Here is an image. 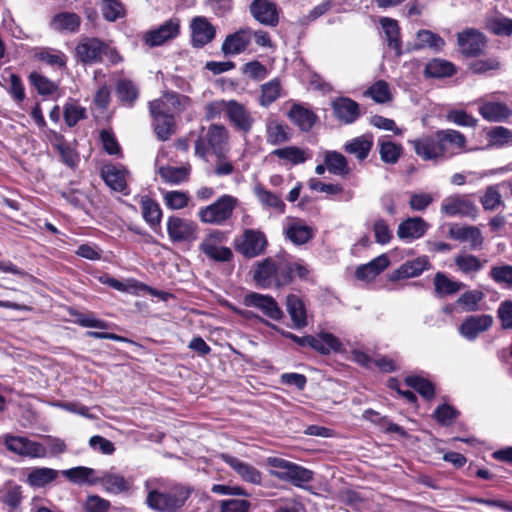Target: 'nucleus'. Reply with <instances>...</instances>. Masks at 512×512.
<instances>
[{"label":"nucleus","mask_w":512,"mask_h":512,"mask_svg":"<svg viewBox=\"0 0 512 512\" xmlns=\"http://www.w3.org/2000/svg\"><path fill=\"white\" fill-rule=\"evenodd\" d=\"M151 116L157 138L161 141L169 139L175 132V119L171 116H163L162 114H151Z\"/></svg>","instance_id":"a18cd8bd"},{"label":"nucleus","mask_w":512,"mask_h":512,"mask_svg":"<svg viewBox=\"0 0 512 512\" xmlns=\"http://www.w3.org/2000/svg\"><path fill=\"white\" fill-rule=\"evenodd\" d=\"M4 444L9 451L23 457L44 458L47 456V448L43 444L26 437L7 434L4 436Z\"/></svg>","instance_id":"6e6552de"},{"label":"nucleus","mask_w":512,"mask_h":512,"mask_svg":"<svg viewBox=\"0 0 512 512\" xmlns=\"http://www.w3.org/2000/svg\"><path fill=\"white\" fill-rule=\"evenodd\" d=\"M252 40V30L248 27L239 29L226 36L221 51L225 56H234L243 53Z\"/></svg>","instance_id":"6ab92c4d"},{"label":"nucleus","mask_w":512,"mask_h":512,"mask_svg":"<svg viewBox=\"0 0 512 512\" xmlns=\"http://www.w3.org/2000/svg\"><path fill=\"white\" fill-rule=\"evenodd\" d=\"M289 273L288 258L276 255L257 263L253 271V279L261 288H279L290 284Z\"/></svg>","instance_id":"f257e3e1"},{"label":"nucleus","mask_w":512,"mask_h":512,"mask_svg":"<svg viewBox=\"0 0 512 512\" xmlns=\"http://www.w3.org/2000/svg\"><path fill=\"white\" fill-rule=\"evenodd\" d=\"M379 154L383 162L388 164H395L401 154L402 146L386 139H379Z\"/></svg>","instance_id":"09e8293b"},{"label":"nucleus","mask_w":512,"mask_h":512,"mask_svg":"<svg viewBox=\"0 0 512 512\" xmlns=\"http://www.w3.org/2000/svg\"><path fill=\"white\" fill-rule=\"evenodd\" d=\"M439 160H446L461 153L467 152V138L458 130H437Z\"/></svg>","instance_id":"39448f33"},{"label":"nucleus","mask_w":512,"mask_h":512,"mask_svg":"<svg viewBox=\"0 0 512 512\" xmlns=\"http://www.w3.org/2000/svg\"><path fill=\"white\" fill-rule=\"evenodd\" d=\"M428 224L420 217L408 218L398 226L397 235L403 240H413L422 237Z\"/></svg>","instance_id":"c85d7f7f"},{"label":"nucleus","mask_w":512,"mask_h":512,"mask_svg":"<svg viewBox=\"0 0 512 512\" xmlns=\"http://www.w3.org/2000/svg\"><path fill=\"white\" fill-rule=\"evenodd\" d=\"M291 138L290 128L278 120H269L266 123V141L271 145H280Z\"/></svg>","instance_id":"58836bf2"},{"label":"nucleus","mask_w":512,"mask_h":512,"mask_svg":"<svg viewBox=\"0 0 512 512\" xmlns=\"http://www.w3.org/2000/svg\"><path fill=\"white\" fill-rule=\"evenodd\" d=\"M441 212L449 217H468L475 219L478 215V207L466 196L451 195L443 199Z\"/></svg>","instance_id":"9d476101"},{"label":"nucleus","mask_w":512,"mask_h":512,"mask_svg":"<svg viewBox=\"0 0 512 512\" xmlns=\"http://www.w3.org/2000/svg\"><path fill=\"white\" fill-rule=\"evenodd\" d=\"M324 163L327 169L335 175L345 176L350 172L346 158L339 152L327 151Z\"/></svg>","instance_id":"49530a36"},{"label":"nucleus","mask_w":512,"mask_h":512,"mask_svg":"<svg viewBox=\"0 0 512 512\" xmlns=\"http://www.w3.org/2000/svg\"><path fill=\"white\" fill-rule=\"evenodd\" d=\"M455 73L454 65L443 59H433L424 69V74L431 78L449 77Z\"/></svg>","instance_id":"de8ad7c7"},{"label":"nucleus","mask_w":512,"mask_h":512,"mask_svg":"<svg viewBox=\"0 0 512 512\" xmlns=\"http://www.w3.org/2000/svg\"><path fill=\"white\" fill-rule=\"evenodd\" d=\"M267 463L274 468V470L270 472L271 475L282 481H287L290 470L294 464L293 462L279 457H269Z\"/></svg>","instance_id":"680f3d73"},{"label":"nucleus","mask_w":512,"mask_h":512,"mask_svg":"<svg viewBox=\"0 0 512 512\" xmlns=\"http://www.w3.org/2000/svg\"><path fill=\"white\" fill-rule=\"evenodd\" d=\"M189 495L190 491L184 487H174L165 492L149 489L146 503L155 511L177 512L185 504Z\"/></svg>","instance_id":"f03ea898"},{"label":"nucleus","mask_w":512,"mask_h":512,"mask_svg":"<svg viewBox=\"0 0 512 512\" xmlns=\"http://www.w3.org/2000/svg\"><path fill=\"white\" fill-rule=\"evenodd\" d=\"M390 264L387 255L382 254L369 263L359 266L356 269V277L359 280L370 281L384 271Z\"/></svg>","instance_id":"72a5a7b5"},{"label":"nucleus","mask_w":512,"mask_h":512,"mask_svg":"<svg viewBox=\"0 0 512 512\" xmlns=\"http://www.w3.org/2000/svg\"><path fill=\"white\" fill-rule=\"evenodd\" d=\"M405 383L425 399H432L435 395V387L432 382L420 376H408L405 378Z\"/></svg>","instance_id":"4d7b16f0"},{"label":"nucleus","mask_w":512,"mask_h":512,"mask_svg":"<svg viewBox=\"0 0 512 512\" xmlns=\"http://www.w3.org/2000/svg\"><path fill=\"white\" fill-rule=\"evenodd\" d=\"M489 275L496 283L512 289V265L493 266Z\"/></svg>","instance_id":"338daca9"},{"label":"nucleus","mask_w":512,"mask_h":512,"mask_svg":"<svg viewBox=\"0 0 512 512\" xmlns=\"http://www.w3.org/2000/svg\"><path fill=\"white\" fill-rule=\"evenodd\" d=\"M190 173V164H185L179 167L165 165L158 168V174L162 181L170 185H179L187 182L190 177Z\"/></svg>","instance_id":"2f4dec72"},{"label":"nucleus","mask_w":512,"mask_h":512,"mask_svg":"<svg viewBox=\"0 0 512 512\" xmlns=\"http://www.w3.org/2000/svg\"><path fill=\"white\" fill-rule=\"evenodd\" d=\"M313 479V472L298 464H293L287 481L296 487H303L304 484L309 483Z\"/></svg>","instance_id":"69168bd1"},{"label":"nucleus","mask_w":512,"mask_h":512,"mask_svg":"<svg viewBox=\"0 0 512 512\" xmlns=\"http://www.w3.org/2000/svg\"><path fill=\"white\" fill-rule=\"evenodd\" d=\"M191 44L195 48H202L216 37V28L204 16H196L190 22Z\"/></svg>","instance_id":"dca6fc26"},{"label":"nucleus","mask_w":512,"mask_h":512,"mask_svg":"<svg viewBox=\"0 0 512 512\" xmlns=\"http://www.w3.org/2000/svg\"><path fill=\"white\" fill-rule=\"evenodd\" d=\"M485 28L497 36H511L512 19L502 14L490 16L485 20Z\"/></svg>","instance_id":"c03bdc74"},{"label":"nucleus","mask_w":512,"mask_h":512,"mask_svg":"<svg viewBox=\"0 0 512 512\" xmlns=\"http://www.w3.org/2000/svg\"><path fill=\"white\" fill-rule=\"evenodd\" d=\"M239 200L229 194H224L215 202L199 209L197 215L202 223L222 225L231 218Z\"/></svg>","instance_id":"20e7f679"},{"label":"nucleus","mask_w":512,"mask_h":512,"mask_svg":"<svg viewBox=\"0 0 512 512\" xmlns=\"http://www.w3.org/2000/svg\"><path fill=\"white\" fill-rule=\"evenodd\" d=\"M332 109L336 118L344 124H351L360 116L359 104L348 97L335 99L332 102Z\"/></svg>","instance_id":"5701e85b"},{"label":"nucleus","mask_w":512,"mask_h":512,"mask_svg":"<svg viewBox=\"0 0 512 512\" xmlns=\"http://www.w3.org/2000/svg\"><path fill=\"white\" fill-rule=\"evenodd\" d=\"M234 243L235 249L246 258L263 254L268 245L265 234L257 229H245Z\"/></svg>","instance_id":"0eeeda50"},{"label":"nucleus","mask_w":512,"mask_h":512,"mask_svg":"<svg viewBox=\"0 0 512 512\" xmlns=\"http://www.w3.org/2000/svg\"><path fill=\"white\" fill-rule=\"evenodd\" d=\"M267 463L274 468V470L270 472L271 475L282 481H287L290 470L294 464L293 462L279 457H269Z\"/></svg>","instance_id":"e2e57ef3"},{"label":"nucleus","mask_w":512,"mask_h":512,"mask_svg":"<svg viewBox=\"0 0 512 512\" xmlns=\"http://www.w3.org/2000/svg\"><path fill=\"white\" fill-rule=\"evenodd\" d=\"M142 215L146 222L151 225H158L161 221L162 210L158 203L151 199H143L141 201Z\"/></svg>","instance_id":"13d9d810"},{"label":"nucleus","mask_w":512,"mask_h":512,"mask_svg":"<svg viewBox=\"0 0 512 512\" xmlns=\"http://www.w3.org/2000/svg\"><path fill=\"white\" fill-rule=\"evenodd\" d=\"M190 98L175 92L164 93L160 98L150 102V114H162L175 117L183 112L189 105Z\"/></svg>","instance_id":"423d86ee"},{"label":"nucleus","mask_w":512,"mask_h":512,"mask_svg":"<svg viewBox=\"0 0 512 512\" xmlns=\"http://www.w3.org/2000/svg\"><path fill=\"white\" fill-rule=\"evenodd\" d=\"M58 474L59 472L52 468H34L28 473L26 482L33 488H42L53 482L58 477Z\"/></svg>","instance_id":"a19ab883"},{"label":"nucleus","mask_w":512,"mask_h":512,"mask_svg":"<svg viewBox=\"0 0 512 512\" xmlns=\"http://www.w3.org/2000/svg\"><path fill=\"white\" fill-rule=\"evenodd\" d=\"M493 324V317L488 314L466 317L459 326V333L465 339L475 340L480 333L487 331Z\"/></svg>","instance_id":"aec40b11"},{"label":"nucleus","mask_w":512,"mask_h":512,"mask_svg":"<svg viewBox=\"0 0 512 512\" xmlns=\"http://www.w3.org/2000/svg\"><path fill=\"white\" fill-rule=\"evenodd\" d=\"M179 33L180 20L178 18H171L158 28L146 32L143 36V40L147 46L157 47L176 38Z\"/></svg>","instance_id":"4468645a"},{"label":"nucleus","mask_w":512,"mask_h":512,"mask_svg":"<svg viewBox=\"0 0 512 512\" xmlns=\"http://www.w3.org/2000/svg\"><path fill=\"white\" fill-rule=\"evenodd\" d=\"M286 237L295 245H303L313 237V229L301 220H290L285 226Z\"/></svg>","instance_id":"7c9ffc66"},{"label":"nucleus","mask_w":512,"mask_h":512,"mask_svg":"<svg viewBox=\"0 0 512 512\" xmlns=\"http://www.w3.org/2000/svg\"><path fill=\"white\" fill-rule=\"evenodd\" d=\"M228 141L229 132L227 128L221 124H211L206 132L195 141L194 153L197 157L206 161L209 151L214 154L224 152Z\"/></svg>","instance_id":"7ed1b4c3"},{"label":"nucleus","mask_w":512,"mask_h":512,"mask_svg":"<svg viewBox=\"0 0 512 512\" xmlns=\"http://www.w3.org/2000/svg\"><path fill=\"white\" fill-rule=\"evenodd\" d=\"M281 84L278 79H273L261 86L259 104L268 107L280 97Z\"/></svg>","instance_id":"3c124183"},{"label":"nucleus","mask_w":512,"mask_h":512,"mask_svg":"<svg viewBox=\"0 0 512 512\" xmlns=\"http://www.w3.org/2000/svg\"><path fill=\"white\" fill-rule=\"evenodd\" d=\"M415 154L424 161L439 162L437 131L433 134L422 135L416 139L409 140Z\"/></svg>","instance_id":"412c9836"},{"label":"nucleus","mask_w":512,"mask_h":512,"mask_svg":"<svg viewBox=\"0 0 512 512\" xmlns=\"http://www.w3.org/2000/svg\"><path fill=\"white\" fill-rule=\"evenodd\" d=\"M98 483L109 494H120L130 489V482L124 476L112 471H105L98 475Z\"/></svg>","instance_id":"c756f323"},{"label":"nucleus","mask_w":512,"mask_h":512,"mask_svg":"<svg viewBox=\"0 0 512 512\" xmlns=\"http://www.w3.org/2000/svg\"><path fill=\"white\" fill-rule=\"evenodd\" d=\"M243 303L247 307L258 309L263 315L275 321L281 320L284 316L276 300L269 295L250 292L244 296Z\"/></svg>","instance_id":"f8f14e48"},{"label":"nucleus","mask_w":512,"mask_h":512,"mask_svg":"<svg viewBox=\"0 0 512 512\" xmlns=\"http://www.w3.org/2000/svg\"><path fill=\"white\" fill-rule=\"evenodd\" d=\"M249 11L251 16L262 25L276 27L279 23V8L271 0H253Z\"/></svg>","instance_id":"f3484780"},{"label":"nucleus","mask_w":512,"mask_h":512,"mask_svg":"<svg viewBox=\"0 0 512 512\" xmlns=\"http://www.w3.org/2000/svg\"><path fill=\"white\" fill-rule=\"evenodd\" d=\"M434 291L437 297H445L459 292L464 284L448 277L443 272H437L433 279Z\"/></svg>","instance_id":"e433bc0d"},{"label":"nucleus","mask_w":512,"mask_h":512,"mask_svg":"<svg viewBox=\"0 0 512 512\" xmlns=\"http://www.w3.org/2000/svg\"><path fill=\"white\" fill-rule=\"evenodd\" d=\"M486 261H481L477 256L469 253H458L454 257V263L457 266L458 270L465 274L474 276L477 274L484 266Z\"/></svg>","instance_id":"ea45409f"},{"label":"nucleus","mask_w":512,"mask_h":512,"mask_svg":"<svg viewBox=\"0 0 512 512\" xmlns=\"http://www.w3.org/2000/svg\"><path fill=\"white\" fill-rule=\"evenodd\" d=\"M254 194L263 206L268 208H274L280 212L284 211L285 204L280 199V197L274 194L273 192L267 190L262 185L255 186Z\"/></svg>","instance_id":"8fccbe9b"},{"label":"nucleus","mask_w":512,"mask_h":512,"mask_svg":"<svg viewBox=\"0 0 512 512\" xmlns=\"http://www.w3.org/2000/svg\"><path fill=\"white\" fill-rule=\"evenodd\" d=\"M271 156H275L279 159L281 165H299L306 162L311 158V154L308 149H303L297 146H286L278 148L270 153Z\"/></svg>","instance_id":"bb28decb"},{"label":"nucleus","mask_w":512,"mask_h":512,"mask_svg":"<svg viewBox=\"0 0 512 512\" xmlns=\"http://www.w3.org/2000/svg\"><path fill=\"white\" fill-rule=\"evenodd\" d=\"M56 149L61 155L62 161L69 167L74 168L77 166L79 162V156L76 153L75 149L66 141L63 140L62 137L56 140L54 144Z\"/></svg>","instance_id":"052dcab7"},{"label":"nucleus","mask_w":512,"mask_h":512,"mask_svg":"<svg viewBox=\"0 0 512 512\" xmlns=\"http://www.w3.org/2000/svg\"><path fill=\"white\" fill-rule=\"evenodd\" d=\"M457 44L464 56L476 57L484 51L487 37L475 28H467L457 34Z\"/></svg>","instance_id":"1a4fd4ad"},{"label":"nucleus","mask_w":512,"mask_h":512,"mask_svg":"<svg viewBox=\"0 0 512 512\" xmlns=\"http://www.w3.org/2000/svg\"><path fill=\"white\" fill-rule=\"evenodd\" d=\"M102 45L103 40L97 37L82 36L74 50L76 61L83 65L101 63Z\"/></svg>","instance_id":"9b49d317"},{"label":"nucleus","mask_w":512,"mask_h":512,"mask_svg":"<svg viewBox=\"0 0 512 512\" xmlns=\"http://www.w3.org/2000/svg\"><path fill=\"white\" fill-rule=\"evenodd\" d=\"M479 114L489 122H505L512 110L502 102L479 100Z\"/></svg>","instance_id":"a878e982"},{"label":"nucleus","mask_w":512,"mask_h":512,"mask_svg":"<svg viewBox=\"0 0 512 512\" xmlns=\"http://www.w3.org/2000/svg\"><path fill=\"white\" fill-rule=\"evenodd\" d=\"M101 11L103 17L109 22H114L125 14L122 4L117 0H102Z\"/></svg>","instance_id":"774afa93"},{"label":"nucleus","mask_w":512,"mask_h":512,"mask_svg":"<svg viewBox=\"0 0 512 512\" xmlns=\"http://www.w3.org/2000/svg\"><path fill=\"white\" fill-rule=\"evenodd\" d=\"M418 48L429 47L436 51L442 50L445 45L444 39L430 30H419L417 32Z\"/></svg>","instance_id":"6e6d98bb"},{"label":"nucleus","mask_w":512,"mask_h":512,"mask_svg":"<svg viewBox=\"0 0 512 512\" xmlns=\"http://www.w3.org/2000/svg\"><path fill=\"white\" fill-rule=\"evenodd\" d=\"M81 18L73 12H61L51 20L52 29L58 32L76 33L79 30Z\"/></svg>","instance_id":"c9c22d12"},{"label":"nucleus","mask_w":512,"mask_h":512,"mask_svg":"<svg viewBox=\"0 0 512 512\" xmlns=\"http://www.w3.org/2000/svg\"><path fill=\"white\" fill-rule=\"evenodd\" d=\"M189 194L186 191H164L163 202L171 210H180L188 206Z\"/></svg>","instance_id":"864d4df0"},{"label":"nucleus","mask_w":512,"mask_h":512,"mask_svg":"<svg viewBox=\"0 0 512 512\" xmlns=\"http://www.w3.org/2000/svg\"><path fill=\"white\" fill-rule=\"evenodd\" d=\"M373 147V137L364 134L347 141L344 145V151L354 155L359 161L365 160Z\"/></svg>","instance_id":"473e14b6"},{"label":"nucleus","mask_w":512,"mask_h":512,"mask_svg":"<svg viewBox=\"0 0 512 512\" xmlns=\"http://www.w3.org/2000/svg\"><path fill=\"white\" fill-rule=\"evenodd\" d=\"M167 232L172 242H192L197 238V224L179 216H170Z\"/></svg>","instance_id":"ddd939ff"},{"label":"nucleus","mask_w":512,"mask_h":512,"mask_svg":"<svg viewBox=\"0 0 512 512\" xmlns=\"http://www.w3.org/2000/svg\"><path fill=\"white\" fill-rule=\"evenodd\" d=\"M286 310L296 329H302L308 325L306 306L298 295H287Z\"/></svg>","instance_id":"cd10ccee"},{"label":"nucleus","mask_w":512,"mask_h":512,"mask_svg":"<svg viewBox=\"0 0 512 512\" xmlns=\"http://www.w3.org/2000/svg\"><path fill=\"white\" fill-rule=\"evenodd\" d=\"M227 118L236 129L248 133L252 129L254 119L246 107L236 100H229Z\"/></svg>","instance_id":"b1692460"},{"label":"nucleus","mask_w":512,"mask_h":512,"mask_svg":"<svg viewBox=\"0 0 512 512\" xmlns=\"http://www.w3.org/2000/svg\"><path fill=\"white\" fill-rule=\"evenodd\" d=\"M432 264L427 256H420L415 259L404 262L397 270L393 272L392 278L395 280L417 277L426 270H430Z\"/></svg>","instance_id":"393cba45"},{"label":"nucleus","mask_w":512,"mask_h":512,"mask_svg":"<svg viewBox=\"0 0 512 512\" xmlns=\"http://www.w3.org/2000/svg\"><path fill=\"white\" fill-rule=\"evenodd\" d=\"M314 339L313 349L322 354H329L332 351H339L341 349L340 341L333 334L320 333Z\"/></svg>","instance_id":"603ef678"},{"label":"nucleus","mask_w":512,"mask_h":512,"mask_svg":"<svg viewBox=\"0 0 512 512\" xmlns=\"http://www.w3.org/2000/svg\"><path fill=\"white\" fill-rule=\"evenodd\" d=\"M220 458L228 464L242 480L252 484L261 483V473L254 466L226 453H222Z\"/></svg>","instance_id":"4be33fe9"},{"label":"nucleus","mask_w":512,"mask_h":512,"mask_svg":"<svg viewBox=\"0 0 512 512\" xmlns=\"http://www.w3.org/2000/svg\"><path fill=\"white\" fill-rule=\"evenodd\" d=\"M267 463L274 468V470L270 472L271 475L282 481H287L290 470L294 464L293 462L279 457H269Z\"/></svg>","instance_id":"0e129e2a"},{"label":"nucleus","mask_w":512,"mask_h":512,"mask_svg":"<svg viewBox=\"0 0 512 512\" xmlns=\"http://www.w3.org/2000/svg\"><path fill=\"white\" fill-rule=\"evenodd\" d=\"M105 183L113 190L124 192L127 187L126 171L114 165H106L101 171Z\"/></svg>","instance_id":"4c0bfd02"},{"label":"nucleus","mask_w":512,"mask_h":512,"mask_svg":"<svg viewBox=\"0 0 512 512\" xmlns=\"http://www.w3.org/2000/svg\"><path fill=\"white\" fill-rule=\"evenodd\" d=\"M364 95L371 97L377 103H386L392 99L390 86L384 80L376 81L365 91Z\"/></svg>","instance_id":"5fc2aeb1"},{"label":"nucleus","mask_w":512,"mask_h":512,"mask_svg":"<svg viewBox=\"0 0 512 512\" xmlns=\"http://www.w3.org/2000/svg\"><path fill=\"white\" fill-rule=\"evenodd\" d=\"M484 298V294L478 290H470L463 293L456 303L466 312H475L478 310L479 302Z\"/></svg>","instance_id":"bf43d9fd"},{"label":"nucleus","mask_w":512,"mask_h":512,"mask_svg":"<svg viewBox=\"0 0 512 512\" xmlns=\"http://www.w3.org/2000/svg\"><path fill=\"white\" fill-rule=\"evenodd\" d=\"M223 233L214 231L206 236L199 245V249L208 258L218 262H228L232 259V250L225 246H220Z\"/></svg>","instance_id":"2eb2a0df"},{"label":"nucleus","mask_w":512,"mask_h":512,"mask_svg":"<svg viewBox=\"0 0 512 512\" xmlns=\"http://www.w3.org/2000/svg\"><path fill=\"white\" fill-rule=\"evenodd\" d=\"M380 24L385 33L388 46L395 50L397 56H400L402 51L400 41V29L398 22L394 19L384 17L381 18Z\"/></svg>","instance_id":"37998d69"},{"label":"nucleus","mask_w":512,"mask_h":512,"mask_svg":"<svg viewBox=\"0 0 512 512\" xmlns=\"http://www.w3.org/2000/svg\"><path fill=\"white\" fill-rule=\"evenodd\" d=\"M288 116L300 130L305 132L309 131L313 127L317 118L312 111L300 105H293Z\"/></svg>","instance_id":"79ce46f5"},{"label":"nucleus","mask_w":512,"mask_h":512,"mask_svg":"<svg viewBox=\"0 0 512 512\" xmlns=\"http://www.w3.org/2000/svg\"><path fill=\"white\" fill-rule=\"evenodd\" d=\"M448 235L451 239L467 243L471 250L481 249L484 243L481 230L472 225L452 224L449 227Z\"/></svg>","instance_id":"a211bd4d"},{"label":"nucleus","mask_w":512,"mask_h":512,"mask_svg":"<svg viewBox=\"0 0 512 512\" xmlns=\"http://www.w3.org/2000/svg\"><path fill=\"white\" fill-rule=\"evenodd\" d=\"M62 474L71 482L77 485H95L98 484V474L96 470L85 467L78 466L73 467L67 470H64Z\"/></svg>","instance_id":"f704fd0d"}]
</instances>
